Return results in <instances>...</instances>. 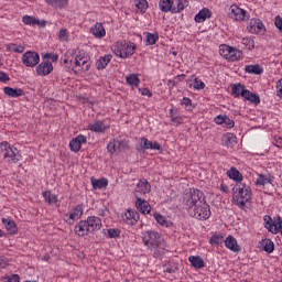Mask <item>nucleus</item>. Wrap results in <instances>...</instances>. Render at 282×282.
<instances>
[{"label": "nucleus", "instance_id": "9", "mask_svg": "<svg viewBox=\"0 0 282 282\" xmlns=\"http://www.w3.org/2000/svg\"><path fill=\"white\" fill-rule=\"evenodd\" d=\"M122 219L128 226H134L140 221V214L134 209H128L127 213L122 216Z\"/></svg>", "mask_w": 282, "mask_h": 282}, {"label": "nucleus", "instance_id": "39", "mask_svg": "<svg viewBox=\"0 0 282 282\" xmlns=\"http://www.w3.org/2000/svg\"><path fill=\"white\" fill-rule=\"evenodd\" d=\"M128 85H131L132 87H138L140 85V78H138L137 75H130L127 77Z\"/></svg>", "mask_w": 282, "mask_h": 282}, {"label": "nucleus", "instance_id": "63", "mask_svg": "<svg viewBox=\"0 0 282 282\" xmlns=\"http://www.w3.org/2000/svg\"><path fill=\"white\" fill-rule=\"evenodd\" d=\"M8 268V260L6 258H0V269Z\"/></svg>", "mask_w": 282, "mask_h": 282}, {"label": "nucleus", "instance_id": "23", "mask_svg": "<svg viewBox=\"0 0 282 282\" xmlns=\"http://www.w3.org/2000/svg\"><path fill=\"white\" fill-rule=\"evenodd\" d=\"M173 3H174L173 0H160L159 8L161 12H172L173 14V9L175 8Z\"/></svg>", "mask_w": 282, "mask_h": 282}, {"label": "nucleus", "instance_id": "19", "mask_svg": "<svg viewBox=\"0 0 282 282\" xmlns=\"http://www.w3.org/2000/svg\"><path fill=\"white\" fill-rule=\"evenodd\" d=\"M91 34L96 36V39H102L107 34V31H105V26L102 23H96L91 29H90Z\"/></svg>", "mask_w": 282, "mask_h": 282}, {"label": "nucleus", "instance_id": "13", "mask_svg": "<svg viewBox=\"0 0 282 282\" xmlns=\"http://www.w3.org/2000/svg\"><path fill=\"white\" fill-rule=\"evenodd\" d=\"M68 217L67 223L74 224L76 219H80L83 217V205H77L69 214H66Z\"/></svg>", "mask_w": 282, "mask_h": 282}, {"label": "nucleus", "instance_id": "2", "mask_svg": "<svg viewBox=\"0 0 282 282\" xmlns=\"http://www.w3.org/2000/svg\"><path fill=\"white\" fill-rule=\"evenodd\" d=\"M232 204L246 210V204L252 199V189L243 183H237L234 187Z\"/></svg>", "mask_w": 282, "mask_h": 282}, {"label": "nucleus", "instance_id": "61", "mask_svg": "<svg viewBox=\"0 0 282 282\" xmlns=\"http://www.w3.org/2000/svg\"><path fill=\"white\" fill-rule=\"evenodd\" d=\"M7 80H10V77L8 76V74L0 72V82L7 83Z\"/></svg>", "mask_w": 282, "mask_h": 282}, {"label": "nucleus", "instance_id": "52", "mask_svg": "<svg viewBox=\"0 0 282 282\" xmlns=\"http://www.w3.org/2000/svg\"><path fill=\"white\" fill-rule=\"evenodd\" d=\"M223 124L226 127V129H232V127H235V121L229 119L228 116H225V121Z\"/></svg>", "mask_w": 282, "mask_h": 282}, {"label": "nucleus", "instance_id": "4", "mask_svg": "<svg viewBox=\"0 0 282 282\" xmlns=\"http://www.w3.org/2000/svg\"><path fill=\"white\" fill-rule=\"evenodd\" d=\"M0 149L3 153V158L7 162H10V164H17L19 160H21V153L19 152V149L11 145L8 142H2L0 144Z\"/></svg>", "mask_w": 282, "mask_h": 282}, {"label": "nucleus", "instance_id": "60", "mask_svg": "<svg viewBox=\"0 0 282 282\" xmlns=\"http://www.w3.org/2000/svg\"><path fill=\"white\" fill-rule=\"evenodd\" d=\"M251 94H252V91L245 88V90L241 91V97L245 98V100H250Z\"/></svg>", "mask_w": 282, "mask_h": 282}, {"label": "nucleus", "instance_id": "49", "mask_svg": "<svg viewBox=\"0 0 282 282\" xmlns=\"http://www.w3.org/2000/svg\"><path fill=\"white\" fill-rule=\"evenodd\" d=\"M118 144H119V151H127L131 148L129 145V141H127V140L118 141Z\"/></svg>", "mask_w": 282, "mask_h": 282}, {"label": "nucleus", "instance_id": "54", "mask_svg": "<svg viewBox=\"0 0 282 282\" xmlns=\"http://www.w3.org/2000/svg\"><path fill=\"white\" fill-rule=\"evenodd\" d=\"M274 25L279 30V32L282 34V18H281V15L275 17Z\"/></svg>", "mask_w": 282, "mask_h": 282}, {"label": "nucleus", "instance_id": "46", "mask_svg": "<svg viewBox=\"0 0 282 282\" xmlns=\"http://www.w3.org/2000/svg\"><path fill=\"white\" fill-rule=\"evenodd\" d=\"M154 219L158 224H160V226H167L166 225V218H164V216H162L161 214L155 213L154 214Z\"/></svg>", "mask_w": 282, "mask_h": 282}, {"label": "nucleus", "instance_id": "62", "mask_svg": "<svg viewBox=\"0 0 282 282\" xmlns=\"http://www.w3.org/2000/svg\"><path fill=\"white\" fill-rule=\"evenodd\" d=\"M276 89H278V96L282 98V78L278 82Z\"/></svg>", "mask_w": 282, "mask_h": 282}, {"label": "nucleus", "instance_id": "53", "mask_svg": "<svg viewBox=\"0 0 282 282\" xmlns=\"http://www.w3.org/2000/svg\"><path fill=\"white\" fill-rule=\"evenodd\" d=\"M19 281H20L19 274H11V275L4 276V282H19Z\"/></svg>", "mask_w": 282, "mask_h": 282}, {"label": "nucleus", "instance_id": "44", "mask_svg": "<svg viewBox=\"0 0 282 282\" xmlns=\"http://www.w3.org/2000/svg\"><path fill=\"white\" fill-rule=\"evenodd\" d=\"M256 184H258V186H265V184H270V180L263 174H259Z\"/></svg>", "mask_w": 282, "mask_h": 282}, {"label": "nucleus", "instance_id": "21", "mask_svg": "<svg viewBox=\"0 0 282 282\" xmlns=\"http://www.w3.org/2000/svg\"><path fill=\"white\" fill-rule=\"evenodd\" d=\"M111 58H113L111 54L98 58L96 62L97 69H105L109 65V63H111Z\"/></svg>", "mask_w": 282, "mask_h": 282}, {"label": "nucleus", "instance_id": "64", "mask_svg": "<svg viewBox=\"0 0 282 282\" xmlns=\"http://www.w3.org/2000/svg\"><path fill=\"white\" fill-rule=\"evenodd\" d=\"M150 149H152L154 151H160L162 149V145L158 142H152V145Z\"/></svg>", "mask_w": 282, "mask_h": 282}, {"label": "nucleus", "instance_id": "33", "mask_svg": "<svg viewBox=\"0 0 282 282\" xmlns=\"http://www.w3.org/2000/svg\"><path fill=\"white\" fill-rule=\"evenodd\" d=\"M90 131H95V133H104L105 129V123L102 121H96L95 123L89 124Z\"/></svg>", "mask_w": 282, "mask_h": 282}, {"label": "nucleus", "instance_id": "47", "mask_svg": "<svg viewBox=\"0 0 282 282\" xmlns=\"http://www.w3.org/2000/svg\"><path fill=\"white\" fill-rule=\"evenodd\" d=\"M85 57H86V56H85V53L79 52V54L75 56V61H74L75 67H80V63H82V61H83Z\"/></svg>", "mask_w": 282, "mask_h": 282}, {"label": "nucleus", "instance_id": "55", "mask_svg": "<svg viewBox=\"0 0 282 282\" xmlns=\"http://www.w3.org/2000/svg\"><path fill=\"white\" fill-rule=\"evenodd\" d=\"M206 87V84L202 82L200 79H195L194 80V89H204Z\"/></svg>", "mask_w": 282, "mask_h": 282}, {"label": "nucleus", "instance_id": "59", "mask_svg": "<svg viewBox=\"0 0 282 282\" xmlns=\"http://www.w3.org/2000/svg\"><path fill=\"white\" fill-rule=\"evenodd\" d=\"M170 113L173 122H175L176 124H182V117L175 116V113H173V110H171Z\"/></svg>", "mask_w": 282, "mask_h": 282}, {"label": "nucleus", "instance_id": "8", "mask_svg": "<svg viewBox=\"0 0 282 282\" xmlns=\"http://www.w3.org/2000/svg\"><path fill=\"white\" fill-rule=\"evenodd\" d=\"M86 143H87V137L83 134H78L76 138L70 140L69 149L70 151H74V153H78L83 144H86Z\"/></svg>", "mask_w": 282, "mask_h": 282}, {"label": "nucleus", "instance_id": "10", "mask_svg": "<svg viewBox=\"0 0 282 282\" xmlns=\"http://www.w3.org/2000/svg\"><path fill=\"white\" fill-rule=\"evenodd\" d=\"M52 72H54V65H52V62H50L48 59L42 62L36 69V74L39 76H50Z\"/></svg>", "mask_w": 282, "mask_h": 282}, {"label": "nucleus", "instance_id": "30", "mask_svg": "<svg viewBox=\"0 0 282 282\" xmlns=\"http://www.w3.org/2000/svg\"><path fill=\"white\" fill-rule=\"evenodd\" d=\"M48 6H52L53 8H59L63 10V8H67L69 0H45Z\"/></svg>", "mask_w": 282, "mask_h": 282}, {"label": "nucleus", "instance_id": "27", "mask_svg": "<svg viewBox=\"0 0 282 282\" xmlns=\"http://www.w3.org/2000/svg\"><path fill=\"white\" fill-rule=\"evenodd\" d=\"M189 0H175V6L173 8V14H178L185 8H188Z\"/></svg>", "mask_w": 282, "mask_h": 282}, {"label": "nucleus", "instance_id": "32", "mask_svg": "<svg viewBox=\"0 0 282 282\" xmlns=\"http://www.w3.org/2000/svg\"><path fill=\"white\" fill-rule=\"evenodd\" d=\"M245 72L247 74L259 75V74H263V68L259 64H257V65H247L246 68H245Z\"/></svg>", "mask_w": 282, "mask_h": 282}, {"label": "nucleus", "instance_id": "40", "mask_svg": "<svg viewBox=\"0 0 282 282\" xmlns=\"http://www.w3.org/2000/svg\"><path fill=\"white\" fill-rule=\"evenodd\" d=\"M231 90H232V94H235V96L239 97L241 96V91L246 90V86L241 84H236L232 86Z\"/></svg>", "mask_w": 282, "mask_h": 282}, {"label": "nucleus", "instance_id": "56", "mask_svg": "<svg viewBox=\"0 0 282 282\" xmlns=\"http://www.w3.org/2000/svg\"><path fill=\"white\" fill-rule=\"evenodd\" d=\"M89 57L86 56L83 58V61L80 62V67L82 69H85L86 72L89 69Z\"/></svg>", "mask_w": 282, "mask_h": 282}, {"label": "nucleus", "instance_id": "25", "mask_svg": "<svg viewBox=\"0 0 282 282\" xmlns=\"http://www.w3.org/2000/svg\"><path fill=\"white\" fill-rule=\"evenodd\" d=\"M43 197L46 202V204H48L50 206H54V204H58V196L55 194H52L51 191H45L43 192Z\"/></svg>", "mask_w": 282, "mask_h": 282}, {"label": "nucleus", "instance_id": "43", "mask_svg": "<svg viewBox=\"0 0 282 282\" xmlns=\"http://www.w3.org/2000/svg\"><path fill=\"white\" fill-rule=\"evenodd\" d=\"M153 142L149 141L147 138L141 139V148L138 149V151H145V149H151V145Z\"/></svg>", "mask_w": 282, "mask_h": 282}, {"label": "nucleus", "instance_id": "57", "mask_svg": "<svg viewBox=\"0 0 282 282\" xmlns=\"http://www.w3.org/2000/svg\"><path fill=\"white\" fill-rule=\"evenodd\" d=\"M43 58H51V61L53 63H56V61H58V56L56 54H52V53H46L44 55H42Z\"/></svg>", "mask_w": 282, "mask_h": 282}, {"label": "nucleus", "instance_id": "6", "mask_svg": "<svg viewBox=\"0 0 282 282\" xmlns=\"http://www.w3.org/2000/svg\"><path fill=\"white\" fill-rule=\"evenodd\" d=\"M229 17L235 21H248V12L237 4L230 7Z\"/></svg>", "mask_w": 282, "mask_h": 282}, {"label": "nucleus", "instance_id": "31", "mask_svg": "<svg viewBox=\"0 0 282 282\" xmlns=\"http://www.w3.org/2000/svg\"><path fill=\"white\" fill-rule=\"evenodd\" d=\"M242 56H243V53H241V51L231 47V50L229 51V57L227 61L235 63V61L241 59Z\"/></svg>", "mask_w": 282, "mask_h": 282}, {"label": "nucleus", "instance_id": "35", "mask_svg": "<svg viewBox=\"0 0 282 282\" xmlns=\"http://www.w3.org/2000/svg\"><path fill=\"white\" fill-rule=\"evenodd\" d=\"M107 149H108V153H111V155H113V153H118V151H120L118 140L116 139L111 140L108 143Z\"/></svg>", "mask_w": 282, "mask_h": 282}, {"label": "nucleus", "instance_id": "26", "mask_svg": "<svg viewBox=\"0 0 282 282\" xmlns=\"http://www.w3.org/2000/svg\"><path fill=\"white\" fill-rule=\"evenodd\" d=\"M264 220V227L269 230V232H272V235H276L278 229H276V224L272 223V217L265 215L263 217Z\"/></svg>", "mask_w": 282, "mask_h": 282}, {"label": "nucleus", "instance_id": "11", "mask_svg": "<svg viewBox=\"0 0 282 282\" xmlns=\"http://www.w3.org/2000/svg\"><path fill=\"white\" fill-rule=\"evenodd\" d=\"M22 63L26 67H35L36 65V53L32 51H28L22 56Z\"/></svg>", "mask_w": 282, "mask_h": 282}, {"label": "nucleus", "instance_id": "42", "mask_svg": "<svg viewBox=\"0 0 282 282\" xmlns=\"http://www.w3.org/2000/svg\"><path fill=\"white\" fill-rule=\"evenodd\" d=\"M241 43L245 45V47H247V50H254V40L250 37H243Z\"/></svg>", "mask_w": 282, "mask_h": 282}, {"label": "nucleus", "instance_id": "12", "mask_svg": "<svg viewBox=\"0 0 282 282\" xmlns=\"http://www.w3.org/2000/svg\"><path fill=\"white\" fill-rule=\"evenodd\" d=\"M135 208L139 209V212L142 213L143 215H149V213H151V205L149 204V202L140 198L138 194H135Z\"/></svg>", "mask_w": 282, "mask_h": 282}, {"label": "nucleus", "instance_id": "22", "mask_svg": "<svg viewBox=\"0 0 282 282\" xmlns=\"http://www.w3.org/2000/svg\"><path fill=\"white\" fill-rule=\"evenodd\" d=\"M3 91L6 96H10V98H19V96H24L23 89L21 88H12V87H4Z\"/></svg>", "mask_w": 282, "mask_h": 282}, {"label": "nucleus", "instance_id": "17", "mask_svg": "<svg viewBox=\"0 0 282 282\" xmlns=\"http://www.w3.org/2000/svg\"><path fill=\"white\" fill-rule=\"evenodd\" d=\"M227 176L230 180H234V182H238V184H241V182L243 181V174H241V172H239V170H237V167H231L227 171Z\"/></svg>", "mask_w": 282, "mask_h": 282}, {"label": "nucleus", "instance_id": "3", "mask_svg": "<svg viewBox=\"0 0 282 282\" xmlns=\"http://www.w3.org/2000/svg\"><path fill=\"white\" fill-rule=\"evenodd\" d=\"M143 243L149 250L154 251V254H162V251H160L161 238L158 231H145L143 234Z\"/></svg>", "mask_w": 282, "mask_h": 282}, {"label": "nucleus", "instance_id": "58", "mask_svg": "<svg viewBox=\"0 0 282 282\" xmlns=\"http://www.w3.org/2000/svg\"><path fill=\"white\" fill-rule=\"evenodd\" d=\"M225 121H226V115L224 116L219 115L214 119V122H216V124H224Z\"/></svg>", "mask_w": 282, "mask_h": 282}, {"label": "nucleus", "instance_id": "51", "mask_svg": "<svg viewBox=\"0 0 282 282\" xmlns=\"http://www.w3.org/2000/svg\"><path fill=\"white\" fill-rule=\"evenodd\" d=\"M58 39H59V41H68V39H69V32H67L66 29H62V30L59 31Z\"/></svg>", "mask_w": 282, "mask_h": 282}, {"label": "nucleus", "instance_id": "18", "mask_svg": "<svg viewBox=\"0 0 282 282\" xmlns=\"http://www.w3.org/2000/svg\"><path fill=\"white\" fill-rule=\"evenodd\" d=\"M189 263H192L193 268H196V270H202L203 268H206V262H204V259L199 256H191L188 258Z\"/></svg>", "mask_w": 282, "mask_h": 282}, {"label": "nucleus", "instance_id": "50", "mask_svg": "<svg viewBox=\"0 0 282 282\" xmlns=\"http://www.w3.org/2000/svg\"><path fill=\"white\" fill-rule=\"evenodd\" d=\"M107 232H108V237L110 239H116V238L120 237V230L119 229H108Z\"/></svg>", "mask_w": 282, "mask_h": 282}, {"label": "nucleus", "instance_id": "15", "mask_svg": "<svg viewBox=\"0 0 282 282\" xmlns=\"http://www.w3.org/2000/svg\"><path fill=\"white\" fill-rule=\"evenodd\" d=\"M142 192L143 195H147V193H151V184H149L148 180H140L137 184V189L134 191V195H138V193Z\"/></svg>", "mask_w": 282, "mask_h": 282}, {"label": "nucleus", "instance_id": "45", "mask_svg": "<svg viewBox=\"0 0 282 282\" xmlns=\"http://www.w3.org/2000/svg\"><path fill=\"white\" fill-rule=\"evenodd\" d=\"M22 21L25 25H36V18L34 17L24 15Z\"/></svg>", "mask_w": 282, "mask_h": 282}, {"label": "nucleus", "instance_id": "24", "mask_svg": "<svg viewBox=\"0 0 282 282\" xmlns=\"http://www.w3.org/2000/svg\"><path fill=\"white\" fill-rule=\"evenodd\" d=\"M260 248L264 250V252H268V254H272L274 252V242L268 238L261 240L260 242Z\"/></svg>", "mask_w": 282, "mask_h": 282}, {"label": "nucleus", "instance_id": "28", "mask_svg": "<svg viewBox=\"0 0 282 282\" xmlns=\"http://www.w3.org/2000/svg\"><path fill=\"white\" fill-rule=\"evenodd\" d=\"M1 221L10 235H17V224L13 220L2 218Z\"/></svg>", "mask_w": 282, "mask_h": 282}, {"label": "nucleus", "instance_id": "34", "mask_svg": "<svg viewBox=\"0 0 282 282\" xmlns=\"http://www.w3.org/2000/svg\"><path fill=\"white\" fill-rule=\"evenodd\" d=\"M91 184L94 188H107V186H109V181L107 178L93 180Z\"/></svg>", "mask_w": 282, "mask_h": 282}, {"label": "nucleus", "instance_id": "1", "mask_svg": "<svg viewBox=\"0 0 282 282\" xmlns=\"http://www.w3.org/2000/svg\"><path fill=\"white\" fill-rule=\"evenodd\" d=\"M183 204L191 217L206 221L210 218V205L206 203L204 192L195 188L185 189Z\"/></svg>", "mask_w": 282, "mask_h": 282}, {"label": "nucleus", "instance_id": "36", "mask_svg": "<svg viewBox=\"0 0 282 282\" xmlns=\"http://www.w3.org/2000/svg\"><path fill=\"white\" fill-rule=\"evenodd\" d=\"M230 50H231V46H228L226 44H221L219 46L220 56H223V58H226V61H228V57L230 56Z\"/></svg>", "mask_w": 282, "mask_h": 282}, {"label": "nucleus", "instance_id": "29", "mask_svg": "<svg viewBox=\"0 0 282 282\" xmlns=\"http://www.w3.org/2000/svg\"><path fill=\"white\" fill-rule=\"evenodd\" d=\"M75 58H76V50H68L64 54V64L65 65H74Z\"/></svg>", "mask_w": 282, "mask_h": 282}, {"label": "nucleus", "instance_id": "48", "mask_svg": "<svg viewBox=\"0 0 282 282\" xmlns=\"http://www.w3.org/2000/svg\"><path fill=\"white\" fill-rule=\"evenodd\" d=\"M249 102H252L253 105H259L261 102V97H259L258 94L251 93L249 97Z\"/></svg>", "mask_w": 282, "mask_h": 282}, {"label": "nucleus", "instance_id": "41", "mask_svg": "<svg viewBox=\"0 0 282 282\" xmlns=\"http://www.w3.org/2000/svg\"><path fill=\"white\" fill-rule=\"evenodd\" d=\"M160 39V35H155L153 33H148L147 34V43L148 45H155L158 43V40Z\"/></svg>", "mask_w": 282, "mask_h": 282}, {"label": "nucleus", "instance_id": "37", "mask_svg": "<svg viewBox=\"0 0 282 282\" xmlns=\"http://www.w3.org/2000/svg\"><path fill=\"white\" fill-rule=\"evenodd\" d=\"M225 240H224V236L221 235H214L210 240H209V243L212 246H221V243H224Z\"/></svg>", "mask_w": 282, "mask_h": 282}, {"label": "nucleus", "instance_id": "7", "mask_svg": "<svg viewBox=\"0 0 282 282\" xmlns=\"http://www.w3.org/2000/svg\"><path fill=\"white\" fill-rule=\"evenodd\" d=\"M85 221L87 226V232L90 235L91 232H98V230L102 228V220L97 216H89Z\"/></svg>", "mask_w": 282, "mask_h": 282}, {"label": "nucleus", "instance_id": "14", "mask_svg": "<svg viewBox=\"0 0 282 282\" xmlns=\"http://www.w3.org/2000/svg\"><path fill=\"white\" fill-rule=\"evenodd\" d=\"M225 246L232 252H241V247L237 243V239L232 236H228L225 240Z\"/></svg>", "mask_w": 282, "mask_h": 282}, {"label": "nucleus", "instance_id": "16", "mask_svg": "<svg viewBox=\"0 0 282 282\" xmlns=\"http://www.w3.org/2000/svg\"><path fill=\"white\" fill-rule=\"evenodd\" d=\"M210 17H213V11L208 8H204L195 15V21L196 23H204V21H206V19H210Z\"/></svg>", "mask_w": 282, "mask_h": 282}, {"label": "nucleus", "instance_id": "5", "mask_svg": "<svg viewBox=\"0 0 282 282\" xmlns=\"http://www.w3.org/2000/svg\"><path fill=\"white\" fill-rule=\"evenodd\" d=\"M112 52L116 54V56H119L120 58H129V56H133V53L135 52V45L133 43H117L115 46H112Z\"/></svg>", "mask_w": 282, "mask_h": 282}, {"label": "nucleus", "instance_id": "38", "mask_svg": "<svg viewBox=\"0 0 282 282\" xmlns=\"http://www.w3.org/2000/svg\"><path fill=\"white\" fill-rule=\"evenodd\" d=\"M9 52H17L18 54H23L25 52V46L17 45V44H9L8 46Z\"/></svg>", "mask_w": 282, "mask_h": 282}, {"label": "nucleus", "instance_id": "20", "mask_svg": "<svg viewBox=\"0 0 282 282\" xmlns=\"http://www.w3.org/2000/svg\"><path fill=\"white\" fill-rule=\"evenodd\" d=\"M75 235L78 237H85L86 235H90L89 231H87V223L85 220H80L75 226Z\"/></svg>", "mask_w": 282, "mask_h": 282}]
</instances>
